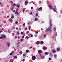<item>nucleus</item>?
<instances>
[{
  "label": "nucleus",
  "instance_id": "obj_19",
  "mask_svg": "<svg viewBox=\"0 0 62 62\" xmlns=\"http://www.w3.org/2000/svg\"><path fill=\"white\" fill-rule=\"evenodd\" d=\"M25 4H26H26H28V2H27V1H26L25 2Z\"/></svg>",
  "mask_w": 62,
  "mask_h": 62
},
{
  "label": "nucleus",
  "instance_id": "obj_24",
  "mask_svg": "<svg viewBox=\"0 0 62 62\" xmlns=\"http://www.w3.org/2000/svg\"><path fill=\"white\" fill-rule=\"evenodd\" d=\"M54 56L55 58H56V57L57 56V55H54Z\"/></svg>",
  "mask_w": 62,
  "mask_h": 62
},
{
  "label": "nucleus",
  "instance_id": "obj_34",
  "mask_svg": "<svg viewBox=\"0 0 62 62\" xmlns=\"http://www.w3.org/2000/svg\"><path fill=\"white\" fill-rule=\"evenodd\" d=\"M25 11V9H23V12H24V11Z\"/></svg>",
  "mask_w": 62,
  "mask_h": 62
},
{
  "label": "nucleus",
  "instance_id": "obj_7",
  "mask_svg": "<svg viewBox=\"0 0 62 62\" xmlns=\"http://www.w3.org/2000/svg\"><path fill=\"white\" fill-rule=\"evenodd\" d=\"M52 21V20H50V27L51 28L52 27V24H51V23H52V22H51Z\"/></svg>",
  "mask_w": 62,
  "mask_h": 62
},
{
  "label": "nucleus",
  "instance_id": "obj_32",
  "mask_svg": "<svg viewBox=\"0 0 62 62\" xmlns=\"http://www.w3.org/2000/svg\"><path fill=\"white\" fill-rule=\"evenodd\" d=\"M36 34H38V31H37L36 32Z\"/></svg>",
  "mask_w": 62,
  "mask_h": 62
},
{
  "label": "nucleus",
  "instance_id": "obj_40",
  "mask_svg": "<svg viewBox=\"0 0 62 62\" xmlns=\"http://www.w3.org/2000/svg\"><path fill=\"white\" fill-rule=\"evenodd\" d=\"M13 5L14 6H16V4H15V3H14V4Z\"/></svg>",
  "mask_w": 62,
  "mask_h": 62
},
{
  "label": "nucleus",
  "instance_id": "obj_39",
  "mask_svg": "<svg viewBox=\"0 0 62 62\" xmlns=\"http://www.w3.org/2000/svg\"><path fill=\"white\" fill-rule=\"evenodd\" d=\"M21 41H23V39L22 38L21 39Z\"/></svg>",
  "mask_w": 62,
  "mask_h": 62
},
{
  "label": "nucleus",
  "instance_id": "obj_6",
  "mask_svg": "<svg viewBox=\"0 0 62 62\" xmlns=\"http://www.w3.org/2000/svg\"><path fill=\"white\" fill-rule=\"evenodd\" d=\"M32 60H35L36 59V56H34L32 57Z\"/></svg>",
  "mask_w": 62,
  "mask_h": 62
},
{
  "label": "nucleus",
  "instance_id": "obj_21",
  "mask_svg": "<svg viewBox=\"0 0 62 62\" xmlns=\"http://www.w3.org/2000/svg\"><path fill=\"white\" fill-rule=\"evenodd\" d=\"M16 7L17 8H19V5L18 4H17Z\"/></svg>",
  "mask_w": 62,
  "mask_h": 62
},
{
  "label": "nucleus",
  "instance_id": "obj_55",
  "mask_svg": "<svg viewBox=\"0 0 62 62\" xmlns=\"http://www.w3.org/2000/svg\"><path fill=\"white\" fill-rule=\"evenodd\" d=\"M24 38V36H22V38Z\"/></svg>",
  "mask_w": 62,
  "mask_h": 62
},
{
  "label": "nucleus",
  "instance_id": "obj_29",
  "mask_svg": "<svg viewBox=\"0 0 62 62\" xmlns=\"http://www.w3.org/2000/svg\"><path fill=\"white\" fill-rule=\"evenodd\" d=\"M54 12H55L56 13H58V12H57L55 10H54Z\"/></svg>",
  "mask_w": 62,
  "mask_h": 62
},
{
  "label": "nucleus",
  "instance_id": "obj_46",
  "mask_svg": "<svg viewBox=\"0 0 62 62\" xmlns=\"http://www.w3.org/2000/svg\"><path fill=\"white\" fill-rule=\"evenodd\" d=\"M32 12H31L30 13V14H31V15L32 14Z\"/></svg>",
  "mask_w": 62,
  "mask_h": 62
},
{
  "label": "nucleus",
  "instance_id": "obj_27",
  "mask_svg": "<svg viewBox=\"0 0 62 62\" xmlns=\"http://www.w3.org/2000/svg\"><path fill=\"white\" fill-rule=\"evenodd\" d=\"M44 38H45V37H46V34H45L44 35Z\"/></svg>",
  "mask_w": 62,
  "mask_h": 62
},
{
  "label": "nucleus",
  "instance_id": "obj_31",
  "mask_svg": "<svg viewBox=\"0 0 62 62\" xmlns=\"http://www.w3.org/2000/svg\"><path fill=\"white\" fill-rule=\"evenodd\" d=\"M4 23H6V21H3Z\"/></svg>",
  "mask_w": 62,
  "mask_h": 62
},
{
  "label": "nucleus",
  "instance_id": "obj_12",
  "mask_svg": "<svg viewBox=\"0 0 62 62\" xmlns=\"http://www.w3.org/2000/svg\"><path fill=\"white\" fill-rule=\"evenodd\" d=\"M7 44L8 46H10V44H9V43L8 42H7Z\"/></svg>",
  "mask_w": 62,
  "mask_h": 62
},
{
  "label": "nucleus",
  "instance_id": "obj_16",
  "mask_svg": "<svg viewBox=\"0 0 62 62\" xmlns=\"http://www.w3.org/2000/svg\"><path fill=\"white\" fill-rule=\"evenodd\" d=\"M26 53H28L29 52V50L28 49L26 51Z\"/></svg>",
  "mask_w": 62,
  "mask_h": 62
},
{
  "label": "nucleus",
  "instance_id": "obj_49",
  "mask_svg": "<svg viewBox=\"0 0 62 62\" xmlns=\"http://www.w3.org/2000/svg\"><path fill=\"white\" fill-rule=\"evenodd\" d=\"M8 32H9V33H10L11 32V31H9V30H8Z\"/></svg>",
  "mask_w": 62,
  "mask_h": 62
},
{
  "label": "nucleus",
  "instance_id": "obj_59",
  "mask_svg": "<svg viewBox=\"0 0 62 62\" xmlns=\"http://www.w3.org/2000/svg\"><path fill=\"white\" fill-rule=\"evenodd\" d=\"M33 7H32L31 8V9H33Z\"/></svg>",
  "mask_w": 62,
  "mask_h": 62
},
{
  "label": "nucleus",
  "instance_id": "obj_54",
  "mask_svg": "<svg viewBox=\"0 0 62 62\" xmlns=\"http://www.w3.org/2000/svg\"><path fill=\"white\" fill-rule=\"evenodd\" d=\"M27 29V28H26L25 29V30H26Z\"/></svg>",
  "mask_w": 62,
  "mask_h": 62
},
{
  "label": "nucleus",
  "instance_id": "obj_9",
  "mask_svg": "<svg viewBox=\"0 0 62 62\" xmlns=\"http://www.w3.org/2000/svg\"><path fill=\"white\" fill-rule=\"evenodd\" d=\"M15 14H17V15H18L19 14V12L18 11H16V12L15 13Z\"/></svg>",
  "mask_w": 62,
  "mask_h": 62
},
{
  "label": "nucleus",
  "instance_id": "obj_5",
  "mask_svg": "<svg viewBox=\"0 0 62 62\" xmlns=\"http://www.w3.org/2000/svg\"><path fill=\"white\" fill-rule=\"evenodd\" d=\"M49 8L50 9H53V7L52 6V5L50 4L49 5Z\"/></svg>",
  "mask_w": 62,
  "mask_h": 62
},
{
  "label": "nucleus",
  "instance_id": "obj_14",
  "mask_svg": "<svg viewBox=\"0 0 62 62\" xmlns=\"http://www.w3.org/2000/svg\"><path fill=\"white\" fill-rule=\"evenodd\" d=\"M57 51H59L60 50V48H57Z\"/></svg>",
  "mask_w": 62,
  "mask_h": 62
},
{
  "label": "nucleus",
  "instance_id": "obj_37",
  "mask_svg": "<svg viewBox=\"0 0 62 62\" xmlns=\"http://www.w3.org/2000/svg\"><path fill=\"white\" fill-rule=\"evenodd\" d=\"M12 54H14V52L13 51H12Z\"/></svg>",
  "mask_w": 62,
  "mask_h": 62
},
{
  "label": "nucleus",
  "instance_id": "obj_17",
  "mask_svg": "<svg viewBox=\"0 0 62 62\" xmlns=\"http://www.w3.org/2000/svg\"><path fill=\"white\" fill-rule=\"evenodd\" d=\"M19 54H22V51H21V52H20L19 53Z\"/></svg>",
  "mask_w": 62,
  "mask_h": 62
},
{
  "label": "nucleus",
  "instance_id": "obj_23",
  "mask_svg": "<svg viewBox=\"0 0 62 62\" xmlns=\"http://www.w3.org/2000/svg\"><path fill=\"white\" fill-rule=\"evenodd\" d=\"M18 9H19V8H17L16 9V11H18Z\"/></svg>",
  "mask_w": 62,
  "mask_h": 62
},
{
  "label": "nucleus",
  "instance_id": "obj_25",
  "mask_svg": "<svg viewBox=\"0 0 62 62\" xmlns=\"http://www.w3.org/2000/svg\"><path fill=\"white\" fill-rule=\"evenodd\" d=\"M38 15V13H36L35 16L36 17H37Z\"/></svg>",
  "mask_w": 62,
  "mask_h": 62
},
{
  "label": "nucleus",
  "instance_id": "obj_60",
  "mask_svg": "<svg viewBox=\"0 0 62 62\" xmlns=\"http://www.w3.org/2000/svg\"><path fill=\"white\" fill-rule=\"evenodd\" d=\"M17 38V36H15V38L16 39V38Z\"/></svg>",
  "mask_w": 62,
  "mask_h": 62
},
{
  "label": "nucleus",
  "instance_id": "obj_61",
  "mask_svg": "<svg viewBox=\"0 0 62 62\" xmlns=\"http://www.w3.org/2000/svg\"><path fill=\"white\" fill-rule=\"evenodd\" d=\"M8 60H6L5 62H8Z\"/></svg>",
  "mask_w": 62,
  "mask_h": 62
},
{
  "label": "nucleus",
  "instance_id": "obj_4",
  "mask_svg": "<svg viewBox=\"0 0 62 62\" xmlns=\"http://www.w3.org/2000/svg\"><path fill=\"white\" fill-rule=\"evenodd\" d=\"M38 52L39 54L41 56V54H41V53H42V51L41 50H39L38 51Z\"/></svg>",
  "mask_w": 62,
  "mask_h": 62
},
{
  "label": "nucleus",
  "instance_id": "obj_57",
  "mask_svg": "<svg viewBox=\"0 0 62 62\" xmlns=\"http://www.w3.org/2000/svg\"><path fill=\"white\" fill-rule=\"evenodd\" d=\"M55 8L54 9H53V10H54H54H55Z\"/></svg>",
  "mask_w": 62,
  "mask_h": 62
},
{
  "label": "nucleus",
  "instance_id": "obj_3",
  "mask_svg": "<svg viewBox=\"0 0 62 62\" xmlns=\"http://www.w3.org/2000/svg\"><path fill=\"white\" fill-rule=\"evenodd\" d=\"M37 10L38 11H41L42 10V7H41L39 8H39H38L37 9Z\"/></svg>",
  "mask_w": 62,
  "mask_h": 62
},
{
  "label": "nucleus",
  "instance_id": "obj_38",
  "mask_svg": "<svg viewBox=\"0 0 62 62\" xmlns=\"http://www.w3.org/2000/svg\"><path fill=\"white\" fill-rule=\"evenodd\" d=\"M17 57V56H15L14 58L15 59Z\"/></svg>",
  "mask_w": 62,
  "mask_h": 62
},
{
  "label": "nucleus",
  "instance_id": "obj_48",
  "mask_svg": "<svg viewBox=\"0 0 62 62\" xmlns=\"http://www.w3.org/2000/svg\"><path fill=\"white\" fill-rule=\"evenodd\" d=\"M23 34V32H21V35H22Z\"/></svg>",
  "mask_w": 62,
  "mask_h": 62
},
{
  "label": "nucleus",
  "instance_id": "obj_47",
  "mask_svg": "<svg viewBox=\"0 0 62 62\" xmlns=\"http://www.w3.org/2000/svg\"><path fill=\"white\" fill-rule=\"evenodd\" d=\"M28 33H29V31H27V33H26L27 34H28Z\"/></svg>",
  "mask_w": 62,
  "mask_h": 62
},
{
  "label": "nucleus",
  "instance_id": "obj_45",
  "mask_svg": "<svg viewBox=\"0 0 62 62\" xmlns=\"http://www.w3.org/2000/svg\"><path fill=\"white\" fill-rule=\"evenodd\" d=\"M26 37L27 39H29V37H28V36Z\"/></svg>",
  "mask_w": 62,
  "mask_h": 62
},
{
  "label": "nucleus",
  "instance_id": "obj_56",
  "mask_svg": "<svg viewBox=\"0 0 62 62\" xmlns=\"http://www.w3.org/2000/svg\"><path fill=\"white\" fill-rule=\"evenodd\" d=\"M17 34H18V35H19V33H18V32H17Z\"/></svg>",
  "mask_w": 62,
  "mask_h": 62
},
{
  "label": "nucleus",
  "instance_id": "obj_52",
  "mask_svg": "<svg viewBox=\"0 0 62 62\" xmlns=\"http://www.w3.org/2000/svg\"><path fill=\"white\" fill-rule=\"evenodd\" d=\"M39 3H41V1H39Z\"/></svg>",
  "mask_w": 62,
  "mask_h": 62
},
{
  "label": "nucleus",
  "instance_id": "obj_13",
  "mask_svg": "<svg viewBox=\"0 0 62 62\" xmlns=\"http://www.w3.org/2000/svg\"><path fill=\"white\" fill-rule=\"evenodd\" d=\"M40 42L39 41H38L36 43L37 44H39Z\"/></svg>",
  "mask_w": 62,
  "mask_h": 62
},
{
  "label": "nucleus",
  "instance_id": "obj_64",
  "mask_svg": "<svg viewBox=\"0 0 62 62\" xmlns=\"http://www.w3.org/2000/svg\"><path fill=\"white\" fill-rule=\"evenodd\" d=\"M33 49L34 50H35V48H34Z\"/></svg>",
  "mask_w": 62,
  "mask_h": 62
},
{
  "label": "nucleus",
  "instance_id": "obj_58",
  "mask_svg": "<svg viewBox=\"0 0 62 62\" xmlns=\"http://www.w3.org/2000/svg\"><path fill=\"white\" fill-rule=\"evenodd\" d=\"M9 17V16H8L7 17V18H8Z\"/></svg>",
  "mask_w": 62,
  "mask_h": 62
},
{
  "label": "nucleus",
  "instance_id": "obj_63",
  "mask_svg": "<svg viewBox=\"0 0 62 62\" xmlns=\"http://www.w3.org/2000/svg\"><path fill=\"white\" fill-rule=\"evenodd\" d=\"M13 28L14 29H15V27H13Z\"/></svg>",
  "mask_w": 62,
  "mask_h": 62
},
{
  "label": "nucleus",
  "instance_id": "obj_53",
  "mask_svg": "<svg viewBox=\"0 0 62 62\" xmlns=\"http://www.w3.org/2000/svg\"><path fill=\"white\" fill-rule=\"evenodd\" d=\"M2 25H0V27H2Z\"/></svg>",
  "mask_w": 62,
  "mask_h": 62
},
{
  "label": "nucleus",
  "instance_id": "obj_41",
  "mask_svg": "<svg viewBox=\"0 0 62 62\" xmlns=\"http://www.w3.org/2000/svg\"><path fill=\"white\" fill-rule=\"evenodd\" d=\"M18 21H16V24H18Z\"/></svg>",
  "mask_w": 62,
  "mask_h": 62
},
{
  "label": "nucleus",
  "instance_id": "obj_36",
  "mask_svg": "<svg viewBox=\"0 0 62 62\" xmlns=\"http://www.w3.org/2000/svg\"><path fill=\"white\" fill-rule=\"evenodd\" d=\"M48 54V52H47L45 53V54Z\"/></svg>",
  "mask_w": 62,
  "mask_h": 62
},
{
  "label": "nucleus",
  "instance_id": "obj_30",
  "mask_svg": "<svg viewBox=\"0 0 62 62\" xmlns=\"http://www.w3.org/2000/svg\"><path fill=\"white\" fill-rule=\"evenodd\" d=\"M30 35L31 36V37H33V35H32V34H31Z\"/></svg>",
  "mask_w": 62,
  "mask_h": 62
},
{
  "label": "nucleus",
  "instance_id": "obj_22",
  "mask_svg": "<svg viewBox=\"0 0 62 62\" xmlns=\"http://www.w3.org/2000/svg\"><path fill=\"white\" fill-rule=\"evenodd\" d=\"M13 7H12V8H11V10H12L13 9Z\"/></svg>",
  "mask_w": 62,
  "mask_h": 62
},
{
  "label": "nucleus",
  "instance_id": "obj_42",
  "mask_svg": "<svg viewBox=\"0 0 62 62\" xmlns=\"http://www.w3.org/2000/svg\"><path fill=\"white\" fill-rule=\"evenodd\" d=\"M18 39H20V37H19V36H18Z\"/></svg>",
  "mask_w": 62,
  "mask_h": 62
},
{
  "label": "nucleus",
  "instance_id": "obj_2",
  "mask_svg": "<svg viewBox=\"0 0 62 62\" xmlns=\"http://www.w3.org/2000/svg\"><path fill=\"white\" fill-rule=\"evenodd\" d=\"M6 37V36L4 35H2L1 37L0 36V39H5V38Z\"/></svg>",
  "mask_w": 62,
  "mask_h": 62
},
{
  "label": "nucleus",
  "instance_id": "obj_8",
  "mask_svg": "<svg viewBox=\"0 0 62 62\" xmlns=\"http://www.w3.org/2000/svg\"><path fill=\"white\" fill-rule=\"evenodd\" d=\"M9 21H10V22H11V23H12V21H13V20H12V19H11V18H10L9 19Z\"/></svg>",
  "mask_w": 62,
  "mask_h": 62
},
{
  "label": "nucleus",
  "instance_id": "obj_26",
  "mask_svg": "<svg viewBox=\"0 0 62 62\" xmlns=\"http://www.w3.org/2000/svg\"><path fill=\"white\" fill-rule=\"evenodd\" d=\"M26 54H23V56H26Z\"/></svg>",
  "mask_w": 62,
  "mask_h": 62
},
{
  "label": "nucleus",
  "instance_id": "obj_50",
  "mask_svg": "<svg viewBox=\"0 0 62 62\" xmlns=\"http://www.w3.org/2000/svg\"><path fill=\"white\" fill-rule=\"evenodd\" d=\"M25 59H23L22 60V61H25Z\"/></svg>",
  "mask_w": 62,
  "mask_h": 62
},
{
  "label": "nucleus",
  "instance_id": "obj_44",
  "mask_svg": "<svg viewBox=\"0 0 62 62\" xmlns=\"http://www.w3.org/2000/svg\"><path fill=\"white\" fill-rule=\"evenodd\" d=\"M12 54L13 53H10V55H12Z\"/></svg>",
  "mask_w": 62,
  "mask_h": 62
},
{
  "label": "nucleus",
  "instance_id": "obj_15",
  "mask_svg": "<svg viewBox=\"0 0 62 62\" xmlns=\"http://www.w3.org/2000/svg\"><path fill=\"white\" fill-rule=\"evenodd\" d=\"M13 62V60L11 59L10 60V62Z\"/></svg>",
  "mask_w": 62,
  "mask_h": 62
},
{
  "label": "nucleus",
  "instance_id": "obj_11",
  "mask_svg": "<svg viewBox=\"0 0 62 62\" xmlns=\"http://www.w3.org/2000/svg\"><path fill=\"white\" fill-rule=\"evenodd\" d=\"M43 43L44 42L43 41H42L40 42V44H43Z\"/></svg>",
  "mask_w": 62,
  "mask_h": 62
},
{
  "label": "nucleus",
  "instance_id": "obj_10",
  "mask_svg": "<svg viewBox=\"0 0 62 62\" xmlns=\"http://www.w3.org/2000/svg\"><path fill=\"white\" fill-rule=\"evenodd\" d=\"M40 57H41V58H42V59L44 58V56H41V55H40Z\"/></svg>",
  "mask_w": 62,
  "mask_h": 62
},
{
  "label": "nucleus",
  "instance_id": "obj_18",
  "mask_svg": "<svg viewBox=\"0 0 62 62\" xmlns=\"http://www.w3.org/2000/svg\"><path fill=\"white\" fill-rule=\"evenodd\" d=\"M52 52L53 53H55V51L54 50H52Z\"/></svg>",
  "mask_w": 62,
  "mask_h": 62
},
{
  "label": "nucleus",
  "instance_id": "obj_62",
  "mask_svg": "<svg viewBox=\"0 0 62 62\" xmlns=\"http://www.w3.org/2000/svg\"><path fill=\"white\" fill-rule=\"evenodd\" d=\"M2 32H3V31H0V33H1Z\"/></svg>",
  "mask_w": 62,
  "mask_h": 62
},
{
  "label": "nucleus",
  "instance_id": "obj_35",
  "mask_svg": "<svg viewBox=\"0 0 62 62\" xmlns=\"http://www.w3.org/2000/svg\"><path fill=\"white\" fill-rule=\"evenodd\" d=\"M35 21H37L38 20V18H36L35 19Z\"/></svg>",
  "mask_w": 62,
  "mask_h": 62
},
{
  "label": "nucleus",
  "instance_id": "obj_28",
  "mask_svg": "<svg viewBox=\"0 0 62 62\" xmlns=\"http://www.w3.org/2000/svg\"><path fill=\"white\" fill-rule=\"evenodd\" d=\"M49 60H52V59L50 57L49 58Z\"/></svg>",
  "mask_w": 62,
  "mask_h": 62
},
{
  "label": "nucleus",
  "instance_id": "obj_51",
  "mask_svg": "<svg viewBox=\"0 0 62 62\" xmlns=\"http://www.w3.org/2000/svg\"><path fill=\"white\" fill-rule=\"evenodd\" d=\"M13 12H15V10H13Z\"/></svg>",
  "mask_w": 62,
  "mask_h": 62
},
{
  "label": "nucleus",
  "instance_id": "obj_20",
  "mask_svg": "<svg viewBox=\"0 0 62 62\" xmlns=\"http://www.w3.org/2000/svg\"><path fill=\"white\" fill-rule=\"evenodd\" d=\"M25 26V23H24L23 25V27H24V26Z\"/></svg>",
  "mask_w": 62,
  "mask_h": 62
},
{
  "label": "nucleus",
  "instance_id": "obj_33",
  "mask_svg": "<svg viewBox=\"0 0 62 62\" xmlns=\"http://www.w3.org/2000/svg\"><path fill=\"white\" fill-rule=\"evenodd\" d=\"M43 49L44 50H46V48H45V47H43Z\"/></svg>",
  "mask_w": 62,
  "mask_h": 62
},
{
  "label": "nucleus",
  "instance_id": "obj_1",
  "mask_svg": "<svg viewBox=\"0 0 62 62\" xmlns=\"http://www.w3.org/2000/svg\"><path fill=\"white\" fill-rule=\"evenodd\" d=\"M48 31H49V33H51L52 32V29H51V28L49 27L47 28V29L46 30L45 32H48Z\"/></svg>",
  "mask_w": 62,
  "mask_h": 62
},
{
  "label": "nucleus",
  "instance_id": "obj_43",
  "mask_svg": "<svg viewBox=\"0 0 62 62\" xmlns=\"http://www.w3.org/2000/svg\"><path fill=\"white\" fill-rule=\"evenodd\" d=\"M14 16H13L12 17H11V18L12 19H13V18H14Z\"/></svg>",
  "mask_w": 62,
  "mask_h": 62
}]
</instances>
